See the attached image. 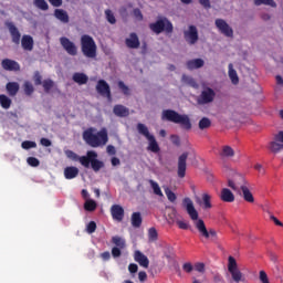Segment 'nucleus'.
<instances>
[{"label":"nucleus","mask_w":283,"mask_h":283,"mask_svg":"<svg viewBox=\"0 0 283 283\" xmlns=\"http://www.w3.org/2000/svg\"><path fill=\"white\" fill-rule=\"evenodd\" d=\"M65 156L70 160H73L74 163H80L83 167L88 169L90 165L93 169V171H101L105 167V164L101 160H98V154L94 150H88L86 153V156H77L76 153L72 150H65Z\"/></svg>","instance_id":"1"},{"label":"nucleus","mask_w":283,"mask_h":283,"mask_svg":"<svg viewBox=\"0 0 283 283\" xmlns=\"http://www.w3.org/2000/svg\"><path fill=\"white\" fill-rule=\"evenodd\" d=\"M182 206L185 207L189 218L192 220L196 229L202 235V238L209 239V230H207V226H205V221L199 218L198 210H196V206L191 198L186 197L182 200Z\"/></svg>","instance_id":"2"},{"label":"nucleus","mask_w":283,"mask_h":283,"mask_svg":"<svg viewBox=\"0 0 283 283\" xmlns=\"http://www.w3.org/2000/svg\"><path fill=\"white\" fill-rule=\"evenodd\" d=\"M83 139L90 147H105L109 140L107 128L97 130L96 128L91 127L83 133Z\"/></svg>","instance_id":"3"},{"label":"nucleus","mask_w":283,"mask_h":283,"mask_svg":"<svg viewBox=\"0 0 283 283\" xmlns=\"http://www.w3.org/2000/svg\"><path fill=\"white\" fill-rule=\"evenodd\" d=\"M228 187L234 190L235 193H242L245 202H255V198H253V193L249 189V184H247V180H244V177L237 176L233 179H229Z\"/></svg>","instance_id":"4"},{"label":"nucleus","mask_w":283,"mask_h":283,"mask_svg":"<svg viewBox=\"0 0 283 283\" xmlns=\"http://www.w3.org/2000/svg\"><path fill=\"white\" fill-rule=\"evenodd\" d=\"M163 120H170V123H176L177 125H181L184 129L191 128V119H189L188 115L178 114L176 111L166 109L161 114Z\"/></svg>","instance_id":"5"},{"label":"nucleus","mask_w":283,"mask_h":283,"mask_svg":"<svg viewBox=\"0 0 283 283\" xmlns=\"http://www.w3.org/2000/svg\"><path fill=\"white\" fill-rule=\"evenodd\" d=\"M137 132L146 138L148 143V151H151L153 154H158V151H160V146L158 145L156 137L149 132V128L145 124H137Z\"/></svg>","instance_id":"6"},{"label":"nucleus","mask_w":283,"mask_h":283,"mask_svg":"<svg viewBox=\"0 0 283 283\" xmlns=\"http://www.w3.org/2000/svg\"><path fill=\"white\" fill-rule=\"evenodd\" d=\"M228 271L233 282H247V276L244 275V273H242V271H240V268L238 266V261L233 256L228 258Z\"/></svg>","instance_id":"7"},{"label":"nucleus","mask_w":283,"mask_h":283,"mask_svg":"<svg viewBox=\"0 0 283 283\" xmlns=\"http://www.w3.org/2000/svg\"><path fill=\"white\" fill-rule=\"evenodd\" d=\"M82 52L84 56L94 59L96 56V42L90 35H83L81 39Z\"/></svg>","instance_id":"8"},{"label":"nucleus","mask_w":283,"mask_h":283,"mask_svg":"<svg viewBox=\"0 0 283 283\" xmlns=\"http://www.w3.org/2000/svg\"><path fill=\"white\" fill-rule=\"evenodd\" d=\"M150 30L155 34H160V32H174V24L167 18H159L156 22L150 24Z\"/></svg>","instance_id":"9"},{"label":"nucleus","mask_w":283,"mask_h":283,"mask_svg":"<svg viewBox=\"0 0 283 283\" xmlns=\"http://www.w3.org/2000/svg\"><path fill=\"white\" fill-rule=\"evenodd\" d=\"M216 101V90L203 86L199 96L197 97L198 105H209Z\"/></svg>","instance_id":"10"},{"label":"nucleus","mask_w":283,"mask_h":283,"mask_svg":"<svg viewBox=\"0 0 283 283\" xmlns=\"http://www.w3.org/2000/svg\"><path fill=\"white\" fill-rule=\"evenodd\" d=\"M214 25L219 32V34H222L223 36H227L228 39H233V28L230 27L229 22L227 20L218 18L214 20Z\"/></svg>","instance_id":"11"},{"label":"nucleus","mask_w":283,"mask_h":283,"mask_svg":"<svg viewBox=\"0 0 283 283\" xmlns=\"http://www.w3.org/2000/svg\"><path fill=\"white\" fill-rule=\"evenodd\" d=\"M184 39L188 43V45H196L198 43V28L193 25H189L185 31H184Z\"/></svg>","instance_id":"12"},{"label":"nucleus","mask_w":283,"mask_h":283,"mask_svg":"<svg viewBox=\"0 0 283 283\" xmlns=\"http://www.w3.org/2000/svg\"><path fill=\"white\" fill-rule=\"evenodd\" d=\"M97 93L101 94V96H104V98H107L108 101H112V92L109 91V84L105 82L104 80H99L96 85Z\"/></svg>","instance_id":"13"},{"label":"nucleus","mask_w":283,"mask_h":283,"mask_svg":"<svg viewBox=\"0 0 283 283\" xmlns=\"http://www.w3.org/2000/svg\"><path fill=\"white\" fill-rule=\"evenodd\" d=\"M187 158H189V153H184L178 158V176L179 178H185L187 171Z\"/></svg>","instance_id":"14"},{"label":"nucleus","mask_w":283,"mask_h":283,"mask_svg":"<svg viewBox=\"0 0 283 283\" xmlns=\"http://www.w3.org/2000/svg\"><path fill=\"white\" fill-rule=\"evenodd\" d=\"M60 43L67 54H71V56H76L77 49L74 42L70 41L67 38H61Z\"/></svg>","instance_id":"15"},{"label":"nucleus","mask_w":283,"mask_h":283,"mask_svg":"<svg viewBox=\"0 0 283 283\" xmlns=\"http://www.w3.org/2000/svg\"><path fill=\"white\" fill-rule=\"evenodd\" d=\"M283 132H280L275 136V142L270 143L269 149L273 151L274 154H277V151H282L283 149Z\"/></svg>","instance_id":"16"},{"label":"nucleus","mask_w":283,"mask_h":283,"mask_svg":"<svg viewBox=\"0 0 283 283\" xmlns=\"http://www.w3.org/2000/svg\"><path fill=\"white\" fill-rule=\"evenodd\" d=\"M134 260L139 263V266L149 269V259L143 252L136 250L134 253Z\"/></svg>","instance_id":"17"},{"label":"nucleus","mask_w":283,"mask_h":283,"mask_svg":"<svg viewBox=\"0 0 283 283\" xmlns=\"http://www.w3.org/2000/svg\"><path fill=\"white\" fill-rule=\"evenodd\" d=\"M228 76L232 85H238L240 83V76L238 75V71H235L233 63L228 64Z\"/></svg>","instance_id":"18"},{"label":"nucleus","mask_w":283,"mask_h":283,"mask_svg":"<svg viewBox=\"0 0 283 283\" xmlns=\"http://www.w3.org/2000/svg\"><path fill=\"white\" fill-rule=\"evenodd\" d=\"M7 27L9 29V32H10L11 36H12L13 43L19 45V43L21 42V33L19 32V29H17V27H14L12 24V22L7 23Z\"/></svg>","instance_id":"19"},{"label":"nucleus","mask_w":283,"mask_h":283,"mask_svg":"<svg viewBox=\"0 0 283 283\" xmlns=\"http://www.w3.org/2000/svg\"><path fill=\"white\" fill-rule=\"evenodd\" d=\"M78 168L74 167V166H69L66 168H64V178L66 180H74V178H76V176H78Z\"/></svg>","instance_id":"20"},{"label":"nucleus","mask_w":283,"mask_h":283,"mask_svg":"<svg viewBox=\"0 0 283 283\" xmlns=\"http://www.w3.org/2000/svg\"><path fill=\"white\" fill-rule=\"evenodd\" d=\"M2 67L3 70H9L10 72H19V70H21V66H19V63L12 60H3Z\"/></svg>","instance_id":"21"},{"label":"nucleus","mask_w":283,"mask_h":283,"mask_svg":"<svg viewBox=\"0 0 283 283\" xmlns=\"http://www.w3.org/2000/svg\"><path fill=\"white\" fill-rule=\"evenodd\" d=\"M21 44L23 50H27L28 52H32L34 48V39H32L31 35H23L21 40Z\"/></svg>","instance_id":"22"},{"label":"nucleus","mask_w":283,"mask_h":283,"mask_svg":"<svg viewBox=\"0 0 283 283\" xmlns=\"http://www.w3.org/2000/svg\"><path fill=\"white\" fill-rule=\"evenodd\" d=\"M111 213L114 220H123V216L125 214V210L119 205H115L111 208Z\"/></svg>","instance_id":"23"},{"label":"nucleus","mask_w":283,"mask_h":283,"mask_svg":"<svg viewBox=\"0 0 283 283\" xmlns=\"http://www.w3.org/2000/svg\"><path fill=\"white\" fill-rule=\"evenodd\" d=\"M188 70H200V67H205V60L202 59H192L187 62Z\"/></svg>","instance_id":"24"},{"label":"nucleus","mask_w":283,"mask_h":283,"mask_svg":"<svg viewBox=\"0 0 283 283\" xmlns=\"http://www.w3.org/2000/svg\"><path fill=\"white\" fill-rule=\"evenodd\" d=\"M113 113L115 114V116H118L119 118H125L129 114V108L123 105H115L113 108Z\"/></svg>","instance_id":"25"},{"label":"nucleus","mask_w":283,"mask_h":283,"mask_svg":"<svg viewBox=\"0 0 283 283\" xmlns=\"http://www.w3.org/2000/svg\"><path fill=\"white\" fill-rule=\"evenodd\" d=\"M126 45H127V48H132V49L139 48L140 41L138 40V35H136V33H132L126 39Z\"/></svg>","instance_id":"26"},{"label":"nucleus","mask_w":283,"mask_h":283,"mask_svg":"<svg viewBox=\"0 0 283 283\" xmlns=\"http://www.w3.org/2000/svg\"><path fill=\"white\" fill-rule=\"evenodd\" d=\"M198 205H200L202 207V209H205L206 211H208V209H211V207H213L211 205V195L209 193H203L202 195V202H200V199H197Z\"/></svg>","instance_id":"27"},{"label":"nucleus","mask_w":283,"mask_h":283,"mask_svg":"<svg viewBox=\"0 0 283 283\" xmlns=\"http://www.w3.org/2000/svg\"><path fill=\"white\" fill-rule=\"evenodd\" d=\"M221 200H223V202H233L235 200V196L231 190H229V188H223L221 190Z\"/></svg>","instance_id":"28"},{"label":"nucleus","mask_w":283,"mask_h":283,"mask_svg":"<svg viewBox=\"0 0 283 283\" xmlns=\"http://www.w3.org/2000/svg\"><path fill=\"white\" fill-rule=\"evenodd\" d=\"M54 17L61 21L62 23H69L70 22V15H67V12L62 9H56L54 11Z\"/></svg>","instance_id":"29"},{"label":"nucleus","mask_w":283,"mask_h":283,"mask_svg":"<svg viewBox=\"0 0 283 283\" xmlns=\"http://www.w3.org/2000/svg\"><path fill=\"white\" fill-rule=\"evenodd\" d=\"M181 83H184V85H189L190 87H193L195 90H198V82H196V80L190 76V75H182L181 76Z\"/></svg>","instance_id":"30"},{"label":"nucleus","mask_w":283,"mask_h":283,"mask_svg":"<svg viewBox=\"0 0 283 283\" xmlns=\"http://www.w3.org/2000/svg\"><path fill=\"white\" fill-rule=\"evenodd\" d=\"M220 156L222 158H233V156H235V150H233L231 146H223Z\"/></svg>","instance_id":"31"},{"label":"nucleus","mask_w":283,"mask_h":283,"mask_svg":"<svg viewBox=\"0 0 283 283\" xmlns=\"http://www.w3.org/2000/svg\"><path fill=\"white\" fill-rule=\"evenodd\" d=\"M73 81L78 85H85V83L88 81V77L84 73H75L73 75Z\"/></svg>","instance_id":"32"},{"label":"nucleus","mask_w":283,"mask_h":283,"mask_svg":"<svg viewBox=\"0 0 283 283\" xmlns=\"http://www.w3.org/2000/svg\"><path fill=\"white\" fill-rule=\"evenodd\" d=\"M7 91L10 94V96H17V92H19V83L9 82L7 84Z\"/></svg>","instance_id":"33"},{"label":"nucleus","mask_w":283,"mask_h":283,"mask_svg":"<svg viewBox=\"0 0 283 283\" xmlns=\"http://www.w3.org/2000/svg\"><path fill=\"white\" fill-rule=\"evenodd\" d=\"M149 185L155 193V196H159L160 198H164L165 195H163V190L160 189V186L158 182L154 180H149Z\"/></svg>","instance_id":"34"},{"label":"nucleus","mask_w":283,"mask_h":283,"mask_svg":"<svg viewBox=\"0 0 283 283\" xmlns=\"http://www.w3.org/2000/svg\"><path fill=\"white\" fill-rule=\"evenodd\" d=\"M0 104L3 109H10V105H12V99L6 95H0Z\"/></svg>","instance_id":"35"},{"label":"nucleus","mask_w":283,"mask_h":283,"mask_svg":"<svg viewBox=\"0 0 283 283\" xmlns=\"http://www.w3.org/2000/svg\"><path fill=\"white\" fill-rule=\"evenodd\" d=\"M132 224L133 227H140V224H143V218L140 217V212H135L132 214Z\"/></svg>","instance_id":"36"},{"label":"nucleus","mask_w":283,"mask_h":283,"mask_svg":"<svg viewBox=\"0 0 283 283\" xmlns=\"http://www.w3.org/2000/svg\"><path fill=\"white\" fill-rule=\"evenodd\" d=\"M255 6H270V8H276L277 4L274 0H254Z\"/></svg>","instance_id":"37"},{"label":"nucleus","mask_w":283,"mask_h":283,"mask_svg":"<svg viewBox=\"0 0 283 283\" xmlns=\"http://www.w3.org/2000/svg\"><path fill=\"white\" fill-rule=\"evenodd\" d=\"M85 211H95L96 210V201L92 199H86L84 203Z\"/></svg>","instance_id":"38"},{"label":"nucleus","mask_w":283,"mask_h":283,"mask_svg":"<svg viewBox=\"0 0 283 283\" xmlns=\"http://www.w3.org/2000/svg\"><path fill=\"white\" fill-rule=\"evenodd\" d=\"M33 4L35 6V8H39V10H48L49 6L48 2L45 0H34Z\"/></svg>","instance_id":"39"},{"label":"nucleus","mask_w":283,"mask_h":283,"mask_svg":"<svg viewBox=\"0 0 283 283\" xmlns=\"http://www.w3.org/2000/svg\"><path fill=\"white\" fill-rule=\"evenodd\" d=\"M148 240L149 242H156L158 240V231L155 228L148 230Z\"/></svg>","instance_id":"40"},{"label":"nucleus","mask_w":283,"mask_h":283,"mask_svg":"<svg viewBox=\"0 0 283 283\" xmlns=\"http://www.w3.org/2000/svg\"><path fill=\"white\" fill-rule=\"evenodd\" d=\"M165 193L169 200V202H176V193H174V191H171V189H169V187H164Z\"/></svg>","instance_id":"41"},{"label":"nucleus","mask_w":283,"mask_h":283,"mask_svg":"<svg viewBox=\"0 0 283 283\" xmlns=\"http://www.w3.org/2000/svg\"><path fill=\"white\" fill-rule=\"evenodd\" d=\"M105 17H106V21H108V23H116V17L114 15V12H112V10L107 9L105 10Z\"/></svg>","instance_id":"42"},{"label":"nucleus","mask_w":283,"mask_h":283,"mask_svg":"<svg viewBox=\"0 0 283 283\" xmlns=\"http://www.w3.org/2000/svg\"><path fill=\"white\" fill-rule=\"evenodd\" d=\"M209 127H211V120L207 117H203L200 122H199V128L200 129H209Z\"/></svg>","instance_id":"43"},{"label":"nucleus","mask_w":283,"mask_h":283,"mask_svg":"<svg viewBox=\"0 0 283 283\" xmlns=\"http://www.w3.org/2000/svg\"><path fill=\"white\" fill-rule=\"evenodd\" d=\"M113 243H115L118 249H125V239L120 237H113Z\"/></svg>","instance_id":"44"},{"label":"nucleus","mask_w":283,"mask_h":283,"mask_svg":"<svg viewBox=\"0 0 283 283\" xmlns=\"http://www.w3.org/2000/svg\"><path fill=\"white\" fill-rule=\"evenodd\" d=\"M42 85H43L45 92H50V91L54 90V82H52V80H45Z\"/></svg>","instance_id":"45"},{"label":"nucleus","mask_w":283,"mask_h":283,"mask_svg":"<svg viewBox=\"0 0 283 283\" xmlns=\"http://www.w3.org/2000/svg\"><path fill=\"white\" fill-rule=\"evenodd\" d=\"M22 149H34L36 147V143L25 140L21 144Z\"/></svg>","instance_id":"46"},{"label":"nucleus","mask_w":283,"mask_h":283,"mask_svg":"<svg viewBox=\"0 0 283 283\" xmlns=\"http://www.w3.org/2000/svg\"><path fill=\"white\" fill-rule=\"evenodd\" d=\"M259 279H260V282H261V283H271V282L269 281V275H268L266 272L263 271V270L259 272Z\"/></svg>","instance_id":"47"},{"label":"nucleus","mask_w":283,"mask_h":283,"mask_svg":"<svg viewBox=\"0 0 283 283\" xmlns=\"http://www.w3.org/2000/svg\"><path fill=\"white\" fill-rule=\"evenodd\" d=\"M24 92L30 96L34 92V86L30 82H24Z\"/></svg>","instance_id":"48"},{"label":"nucleus","mask_w":283,"mask_h":283,"mask_svg":"<svg viewBox=\"0 0 283 283\" xmlns=\"http://www.w3.org/2000/svg\"><path fill=\"white\" fill-rule=\"evenodd\" d=\"M175 222L179 227V229H184V230L189 229V223H187V221L185 220L177 219Z\"/></svg>","instance_id":"49"},{"label":"nucleus","mask_w":283,"mask_h":283,"mask_svg":"<svg viewBox=\"0 0 283 283\" xmlns=\"http://www.w3.org/2000/svg\"><path fill=\"white\" fill-rule=\"evenodd\" d=\"M27 161H28V165H30V167H39V165H40L39 159H36L34 157H29L27 159Z\"/></svg>","instance_id":"50"},{"label":"nucleus","mask_w":283,"mask_h":283,"mask_svg":"<svg viewBox=\"0 0 283 283\" xmlns=\"http://www.w3.org/2000/svg\"><path fill=\"white\" fill-rule=\"evenodd\" d=\"M87 233H94L96 231V222L91 221L86 227Z\"/></svg>","instance_id":"51"},{"label":"nucleus","mask_w":283,"mask_h":283,"mask_svg":"<svg viewBox=\"0 0 283 283\" xmlns=\"http://www.w3.org/2000/svg\"><path fill=\"white\" fill-rule=\"evenodd\" d=\"M118 87L122 90L123 94H126V96L129 95V87H127L125 83L118 82Z\"/></svg>","instance_id":"52"},{"label":"nucleus","mask_w":283,"mask_h":283,"mask_svg":"<svg viewBox=\"0 0 283 283\" xmlns=\"http://www.w3.org/2000/svg\"><path fill=\"white\" fill-rule=\"evenodd\" d=\"M195 271H197L198 273H205V263L195 264Z\"/></svg>","instance_id":"53"},{"label":"nucleus","mask_w":283,"mask_h":283,"mask_svg":"<svg viewBox=\"0 0 283 283\" xmlns=\"http://www.w3.org/2000/svg\"><path fill=\"white\" fill-rule=\"evenodd\" d=\"M49 3L54 6V8H61V6H63V0H49Z\"/></svg>","instance_id":"54"},{"label":"nucleus","mask_w":283,"mask_h":283,"mask_svg":"<svg viewBox=\"0 0 283 283\" xmlns=\"http://www.w3.org/2000/svg\"><path fill=\"white\" fill-rule=\"evenodd\" d=\"M41 74H39V72H35L34 75H33V81L35 83V85H41Z\"/></svg>","instance_id":"55"},{"label":"nucleus","mask_w":283,"mask_h":283,"mask_svg":"<svg viewBox=\"0 0 283 283\" xmlns=\"http://www.w3.org/2000/svg\"><path fill=\"white\" fill-rule=\"evenodd\" d=\"M129 273H137L138 272V265L136 263H130L128 265Z\"/></svg>","instance_id":"56"},{"label":"nucleus","mask_w":283,"mask_h":283,"mask_svg":"<svg viewBox=\"0 0 283 283\" xmlns=\"http://www.w3.org/2000/svg\"><path fill=\"white\" fill-rule=\"evenodd\" d=\"M134 17L137 21H143V13L140 12V10L135 9L134 10Z\"/></svg>","instance_id":"57"},{"label":"nucleus","mask_w":283,"mask_h":283,"mask_svg":"<svg viewBox=\"0 0 283 283\" xmlns=\"http://www.w3.org/2000/svg\"><path fill=\"white\" fill-rule=\"evenodd\" d=\"M176 210H171V213L168 214V222L171 223V222H176Z\"/></svg>","instance_id":"58"},{"label":"nucleus","mask_w":283,"mask_h":283,"mask_svg":"<svg viewBox=\"0 0 283 283\" xmlns=\"http://www.w3.org/2000/svg\"><path fill=\"white\" fill-rule=\"evenodd\" d=\"M182 269L186 273H191V271H193V265H191V263H185Z\"/></svg>","instance_id":"59"},{"label":"nucleus","mask_w":283,"mask_h":283,"mask_svg":"<svg viewBox=\"0 0 283 283\" xmlns=\"http://www.w3.org/2000/svg\"><path fill=\"white\" fill-rule=\"evenodd\" d=\"M112 255L113 258H120V248H113Z\"/></svg>","instance_id":"60"},{"label":"nucleus","mask_w":283,"mask_h":283,"mask_svg":"<svg viewBox=\"0 0 283 283\" xmlns=\"http://www.w3.org/2000/svg\"><path fill=\"white\" fill-rule=\"evenodd\" d=\"M106 151H107V154H109V156H114L116 154V148L112 145H108L106 147Z\"/></svg>","instance_id":"61"},{"label":"nucleus","mask_w":283,"mask_h":283,"mask_svg":"<svg viewBox=\"0 0 283 283\" xmlns=\"http://www.w3.org/2000/svg\"><path fill=\"white\" fill-rule=\"evenodd\" d=\"M40 143L43 147H50L52 145V142H50L48 138H42Z\"/></svg>","instance_id":"62"},{"label":"nucleus","mask_w":283,"mask_h":283,"mask_svg":"<svg viewBox=\"0 0 283 283\" xmlns=\"http://www.w3.org/2000/svg\"><path fill=\"white\" fill-rule=\"evenodd\" d=\"M138 277L140 282H145V280H147V273L145 271H140L138 273Z\"/></svg>","instance_id":"63"},{"label":"nucleus","mask_w":283,"mask_h":283,"mask_svg":"<svg viewBox=\"0 0 283 283\" xmlns=\"http://www.w3.org/2000/svg\"><path fill=\"white\" fill-rule=\"evenodd\" d=\"M102 260H104V262H107V260H109V258H112V254H109V252H104L101 254Z\"/></svg>","instance_id":"64"}]
</instances>
